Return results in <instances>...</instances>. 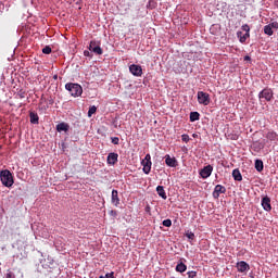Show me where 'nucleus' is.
<instances>
[{"instance_id": "37", "label": "nucleus", "mask_w": 278, "mask_h": 278, "mask_svg": "<svg viewBox=\"0 0 278 278\" xmlns=\"http://www.w3.org/2000/svg\"><path fill=\"white\" fill-rule=\"evenodd\" d=\"M274 5H275V8L278 9V0H275V1H274Z\"/></svg>"}, {"instance_id": "40", "label": "nucleus", "mask_w": 278, "mask_h": 278, "mask_svg": "<svg viewBox=\"0 0 278 278\" xmlns=\"http://www.w3.org/2000/svg\"><path fill=\"white\" fill-rule=\"evenodd\" d=\"M193 138H197V134H193Z\"/></svg>"}, {"instance_id": "25", "label": "nucleus", "mask_w": 278, "mask_h": 278, "mask_svg": "<svg viewBox=\"0 0 278 278\" xmlns=\"http://www.w3.org/2000/svg\"><path fill=\"white\" fill-rule=\"evenodd\" d=\"M156 5H157V3L155 2V0H149L147 8H148V10H155Z\"/></svg>"}, {"instance_id": "31", "label": "nucleus", "mask_w": 278, "mask_h": 278, "mask_svg": "<svg viewBox=\"0 0 278 278\" xmlns=\"http://www.w3.org/2000/svg\"><path fill=\"white\" fill-rule=\"evenodd\" d=\"M111 142H112L113 144H119L121 139H119L118 137H112V138H111Z\"/></svg>"}, {"instance_id": "38", "label": "nucleus", "mask_w": 278, "mask_h": 278, "mask_svg": "<svg viewBox=\"0 0 278 278\" xmlns=\"http://www.w3.org/2000/svg\"><path fill=\"white\" fill-rule=\"evenodd\" d=\"M84 55L88 56V55H90V52L89 51H85Z\"/></svg>"}, {"instance_id": "20", "label": "nucleus", "mask_w": 278, "mask_h": 278, "mask_svg": "<svg viewBox=\"0 0 278 278\" xmlns=\"http://www.w3.org/2000/svg\"><path fill=\"white\" fill-rule=\"evenodd\" d=\"M232 177L235 181H242V174L240 173V169L236 168L232 170Z\"/></svg>"}, {"instance_id": "10", "label": "nucleus", "mask_w": 278, "mask_h": 278, "mask_svg": "<svg viewBox=\"0 0 278 278\" xmlns=\"http://www.w3.org/2000/svg\"><path fill=\"white\" fill-rule=\"evenodd\" d=\"M129 71L135 77H142V66L132 64L129 66Z\"/></svg>"}, {"instance_id": "14", "label": "nucleus", "mask_w": 278, "mask_h": 278, "mask_svg": "<svg viewBox=\"0 0 278 278\" xmlns=\"http://www.w3.org/2000/svg\"><path fill=\"white\" fill-rule=\"evenodd\" d=\"M106 162L111 166H114V164H116V162H118V153H114V152L109 153Z\"/></svg>"}, {"instance_id": "16", "label": "nucleus", "mask_w": 278, "mask_h": 278, "mask_svg": "<svg viewBox=\"0 0 278 278\" xmlns=\"http://www.w3.org/2000/svg\"><path fill=\"white\" fill-rule=\"evenodd\" d=\"M71 126H68V124L62 122L60 124L56 125V131L62 132V131H68Z\"/></svg>"}, {"instance_id": "18", "label": "nucleus", "mask_w": 278, "mask_h": 278, "mask_svg": "<svg viewBox=\"0 0 278 278\" xmlns=\"http://www.w3.org/2000/svg\"><path fill=\"white\" fill-rule=\"evenodd\" d=\"M237 36H238L240 42L243 43V42H247V38H249L251 36V34L250 33L242 34V31H238Z\"/></svg>"}, {"instance_id": "19", "label": "nucleus", "mask_w": 278, "mask_h": 278, "mask_svg": "<svg viewBox=\"0 0 278 278\" xmlns=\"http://www.w3.org/2000/svg\"><path fill=\"white\" fill-rule=\"evenodd\" d=\"M266 138L267 140H270V142H275L278 140V135L275 131H268Z\"/></svg>"}, {"instance_id": "8", "label": "nucleus", "mask_w": 278, "mask_h": 278, "mask_svg": "<svg viewBox=\"0 0 278 278\" xmlns=\"http://www.w3.org/2000/svg\"><path fill=\"white\" fill-rule=\"evenodd\" d=\"M214 170V167L212 165H206L200 170V177L202 179H207L212 175V172Z\"/></svg>"}, {"instance_id": "32", "label": "nucleus", "mask_w": 278, "mask_h": 278, "mask_svg": "<svg viewBox=\"0 0 278 278\" xmlns=\"http://www.w3.org/2000/svg\"><path fill=\"white\" fill-rule=\"evenodd\" d=\"M187 275L189 278H194L197 277V271H188Z\"/></svg>"}, {"instance_id": "17", "label": "nucleus", "mask_w": 278, "mask_h": 278, "mask_svg": "<svg viewBox=\"0 0 278 278\" xmlns=\"http://www.w3.org/2000/svg\"><path fill=\"white\" fill-rule=\"evenodd\" d=\"M156 192H157L159 197H161V199H164V200L167 199L166 191L164 190L163 186H157Z\"/></svg>"}, {"instance_id": "15", "label": "nucleus", "mask_w": 278, "mask_h": 278, "mask_svg": "<svg viewBox=\"0 0 278 278\" xmlns=\"http://www.w3.org/2000/svg\"><path fill=\"white\" fill-rule=\"evenodd\" d=\"M262 207L265 212H270V210H273V206L270 205V198H268V195L262 199Z\"/></svg>"}, {"instance_id": "28", "label": "nucleus", "mask_w": 278, "mask_h": 278, "mask_svg": "<svg viewBox=\"0 0 278 278\" xmlns=\"http://www.w3.org/2000/svg\"><path fill=\"white\" fill-rule=\"evenodd\" d=\"M241 29L245 31V34H249L251 31V27H249V24H244L241 26Z\"/></svg>"}, {"instance_id": "5", "label": "nucleus", "mask_w": 278, "mask_h": 278, "mask_svg": "<svg viewBox=\"0 0 278 278\" xmlns=\"http://www.w3.org/2000/svg\"><path fill=\"white\" fill-rule=\"evenodd\" d=\"M198 102L200 105H210V93L203 91L198 92Z\"/></svg>"}, {"instance_id": "30", "label": "nucleus", "mask_w": 278, "mask_h": 278, "mask_svg": "<svg viewBox=\"0 0 278 278\" xmlns=\"http://www.w3.org/2000/svg\"><path fill=\"white\" fill-rule=\"evenodd\" d=\"M181 140H182V142H190V136H188V135H186V134H184V135H181Z\"/></svg>"}, {"instance_id": "1", "label": "nucleus", "mask_w": 278, "mask_h": 278, "mask_svg": "<svg viewBox=\"0 0 278 278\" xmlns=\"http://www.w3.org/2000/svg\"><path fill=\"white\" fill-rule=\"evenodd\" d=\"M0 180L5 188H12L14 186V176H12V172L9 169L0 172Z\"/></svg>"}, {"instance_id": "4", "label": "nucleus", "mask_w": 278, "mask_h": 278, "mask_svg": "<svg viewBox=\"0 0 278 278\" xmlns=\"http://www.w3.org/2000/svg\"><path fill=\"white\" fill-rule=\"evenodd\" d=\"M153 163H151V154H147L144 160H142L141 165L143 166V173L146 175H149L151 173V166Z\"/></svg>"}, {"instance_id": "11", "label": "nucleus", "mask_w": 278, "mask_h": 278, "mask_svg": "<svg viewBox=\"0 0 278 278\" xmlns=\"http://www.w3.org/2000/svg\"><path fill=\"white\" fill-rule=\"evenodd\" d=\"M251 266L244 261H240L237 263V270L238 273H247V270H250Z\"/></svg>"}, {"instance_id": "23", "label": "nucleus", "mask_w": 278, "mask_h": 278, "mask_svg": "<svg viewBox=\"0 0 278 278\" xmlns=\"http://www.w3.org/2000/svg\"><path fill=\"white\" fill-rule=\"evenodd\" d=\"M255 169L258 173H262L264 170V162H262V160H256L255 161Z\"/></svg>"}, {"instance_id": "13", "label": "nucleus", "mask_w": 278, "mask_h": 278, "mask_svg": "<svg viewBox=\"0 0 278 278\" xmlns=\"http://www.w3.org/2000/svg\"><path fill=\"white\" fill-rule=\"evenodd\" d=\"M111 203H113L115 207H118V205H121V199L118 198V190L116 189L112 190Z\"/></svg>"}, {"instance_id": "7", "label": "nucleus", "mask_w": 278, "mask_h": 278, "mask_svg": "<svg viewBox=\"0 0 278 278\" xmlns=\"http://www.w3.org/2000/svg\"><path fill=\"white\" fill-rule=\"evenodd\" d=\"M89 51H92L96 55H103V49H101V46L97 41H90Z\"/></svg>"}, {"instance_id": "33", "label": "nucleus", "mask_w": 278, "mask_h": 278, "mask_svg": "<svg viewBox=\"0 0 278 278\" xmlns=\"http://www.w3.org/2000/svg\"><path fill=\"white\" fill-rule=\"evenodd\" d=\"M186 236H187V238H188L189 240H193V238H194V232H187Z\"/></svg>"}, {"instance_id": "35", "label": "nucleus", "mask_w": 278, "mask_h": 278, "mask_svg": "<svg viewBox=\"0 0 278 278\" xmlns=\"http://www.w3.org/2000/svg\"><path fill=\"white\" fill-rule=\"evenodd\" d=\"M105 278H115V277H114V271L108 273V274L105 275Z\"/></svg>"}, {"instance_id": "41", "label": "nucleus", "mask_w": 278, "mask_h": 278, "mask_svg": "<svg viewBox=\"0 0 278 278\" xmlns=\"http://www.w3.org/2000/svg\"><path fill=\"white\" fill-rule=\"evenodd\" d=\"M99 278H105V277H103V276H100Z\"/></svg>"}, {"instance_id": "9", "label": "nucleus", "mask_w": 278, "mask_h": 278, "mask_svg": "<svg viewBox=\"0 0 278 278\" xmlns=\"http://www.w3.org/2000/svg\"><path fill=\"white\" fill-rule=\"evenodd\" d=\"M225 192H227V188H225L223 185H217L214 188L213 198L218 199L220 194H225Z\"/></svg>"}, {"instance_id": "26", "label": "nucleus", "mask_w": 278, "mask_h": 278, "mask_svg": "<svg viewBox=\"0 0 278 278\" xmlns=\"http://www.w3.org/2000/svg\"><path fill=\"white\" fill-rule=\"evenodd\" d=\"M92 114H97V106L94 105L89 108V111H88L89 118L92 117Z\"/></svg>"}, {"instance_id": "34", "label": "nucleus", "mask_w": 278, "mask_h": 278, "mask_svg": "<svg viewBox=\"0 0 278 278\" xmlns=\"http://www.w3.org/2000/svg\"><path fill=\"white\" fill-rule=\"evenodd\" d=\"M7 278H16V276H14V273L9 271V273L7 274Z\"/></svg>"}, {"instance_id": "27", "label": "nucleus", "mask_w": 278, "mask_h": 278, "mask_svg": "<svg viewBox=\"0 0 278 278\" xmlns=\"http://www.w3.org/2000/svg\"><path fill=\"white\" fill-rule=\"evenodd\" d=\"M163 226H164V227H172V226H173V220H170V219H164V220H163Z\"/></svg>"}, {"instance_id": "36", "label": "nucleus", "mask_w": 278, "mask_h": 278, "mask_svg": "<svg viewBox=\"0 0 278 278\" xmlns=\"http://www.w3.org/2000/svg\"><path fill=\"white\" fill-rule=\"evenodd\" d=\"M244 62H251V56L245 55V56H244Z\"/></svg>"}, {"instance_id": "22", "label": "nucleus", "mask_w": 278, "mask_h": 278, "mask_svg": "<svg viewBox=\"0 0 278 278\" xmlns=\"http://www.w3.org/2000/svg\"><path fill=\"white\" fill-rule=\"evenodd\" d=\"M189 118L190 123H194L201 118V114H199V112H191Z\"/></svg>"}, {"instance_id": "29", "label": "nucleus", "mask_w": 278, "mask_h": 278, "mask_svg": "<svg viewBox=\"0 0 278 278\" xmlns=\"http://www.w3.org/2000/svg\"><path fill=\"white\" fill-rule=\"evenodd\" d=\"M42 53H45L46 55H49V53H51V47H50V46H46V47L42 49Z\"/></svg>"}, {"instance_id": "24", "label": "nucleus", "mask_w": 278, "mask_h": 278, "mask_svg": "<svg viewBox=\"0 0 278 278\" xmlns=\"http://www.w3.org/2000/svg\"><path fill=\"white\" fill-rule=\"evenodd\" d=\"M186 270H188V266H186V264H184V263H179L176 266V271L177 273H186Z\"/></svg>"}, {"instance_id": "3", "label": "nucleus", "mask_w": 278, "mask_h": 278, "mask_svg": "<svg viewBox=\"0 0 278 278\" xmlns=\"http://www.w3.org/2000/svg\"><path fill=\"white\" fill-rule=\"evenodd\" d=\"M274 92L270 88H265L258 93V99L262 101V99H265V101H273Z\"/></svg>"}, {"instance_id": "6", "label": "nucleus", "mask_w": 278, "mask_h": 278, "mask_svg": "<svg viewBox=\"0 0 278 278\" xmlns=\"http://www.w3.org/2000/svg\"><path fill=\"white\" fill-rule=\"evenodd\" d=\"M273 29H278V22H271L270 24L264 26V34H266V36H273V34H275Z\"/></svg>"}, {"instance_id": "12", "label": "nucleus", "mask_w": 278, "mask_h": 278, "mask_svg": "<svg viewBox=\"0 0 278 278\" xmlns=\"http://www.w3.org/2000/svg\"><path fill=\"white\" fill-rule=\"evenodd\" d=\"M165 164L170 168H177V159L170 157V155H165Z\"/></svg>"}, {"instance_id": "39", "label": "nucleus", "mask_w": 278, "mask_h": 278, "mask_svg": "<svg viewBox=\"0 0 278 278\" xmlns=\"http://www.w3.org/2000/svg\"><path fill=\"white\" fill-rule=\"evenodd\" d=\"M150 211H151V206L148 205V206L146 207V212H150Z\"/></svg>"}, {"instance_id": "2", "label": "nucleus", "mask_w": 278, "mask_h": 278, "mask_svg": "<svg viewBox=\"0 0 278 278\" xmlns=\"http://www.w3.org/2000/svg\"><path fill=\"white\" fill-rule=\"evenodd\" d=\"M65 89L70 91L72 97H81L84 93V88H81V85L75 83H67L65 85Z\"/></svg>"}, {"instance_id": "21", "label": "nucleus", "mask_w": 278, "mask_h": 278, "mask_svg": "<svg viewBox=\"0 0 278 278\" xmlns=\"http://www.w3.org/2000/svg\"><path fill=\"white\" fill-rule=\"evenodd\" d=\"M29 118H30V123L33 125H38L39 117H38L37 113L30 112L29 113Z\"/></svg>"}]
</instances>
